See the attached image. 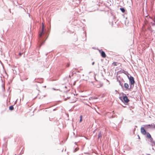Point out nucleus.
I'll return each instance as SVG.
<instances>
[{
  "instance_id": "nucleus-1",
  "label": "nucleus",
  "mask_w": 155,
  "mask_h": 155,
  "mask_svg": "<svg viewBox=\"0 0 155 155\" xmlns=\"http://www.w3.org/2000/svg\"><path fill=\"white\" fill-rule=\"evenodd\" d=\"M129 80L131 84L130 87H131L132 85H133V87L134 84L135 82L134 78L133 77L130 76L129 78Z\"/></svg>"
},
{
  "instance_id": "nucleus-2",
  "label": "nucleus",
  "mask_w": 155,
  "mask_h": 155,
  "mask_svg": "<svg viewBox=\"0 0 155 155\" xmlns=\"http://www.w3.org/2000/svg\"><path fill=\"white\" fill-rule=\"evenodd\" d=\"M44 24L43 23L42 24V29H41V32L40 33V34L39 35V37H41V36L44 33Z\"/></svg>"
},
{
  "instance_id": "nucleus-3",
  "label": "nucleus",
  "mask_w": 155,
  "mask_h": 155,
  "mask_svg": "<svg viewBox=\"0 0 155 155\" xmlns=\"http://www.w3.org/2000/svg\"><path fill=\"white\" fill-rule=\"evenodd\" d=\"M99 52L101 53V55L103 58H105L106 57V55L104 51H101L100 50H99Z\"/></svg>"
},
{
  "instance_id": "nucleus-4",
  "label": "nucleus",
  "mask_w": 155,
  "mask_h": 155,
  "mask_svg": "<svg viewBox=\"0 0 155 155\" xmlns=\"http://www.w3.org/2000/svg\"><path fill=\"white\" fill-rule=\"evenodd\" d=\"M123 99L124 102L127 103L129 101V100L128 99V97L126 96H124Z\"/></svg>"
},
{
  "instance_id": "nucleus-5",
  "label": "nucleus",
  "mask_w": 155,
  "mask_h": 155,
  "mask_svg": "<svg viewBox=\"0 0 155 155\" xmlns=\"http://www.w3.org/2000/svg\"><path fill=\"white\" fill-rule=\"evenodd\" d=\"M141 133L143 135H145L146 134V131L144 129V127H142L140 129Z\"/></svg>"
},
{
  "instance_id": "nucleus-6",
  "label": "nucleus",
  "mask_w": 155,
  "mask_h": 155,
  "mask_svg": "<svg viewBox=\"0 0 155 155\" xmlns=\"http://www.w3.org/2000/svg\"><path fill=\"white\" fill-rule=\"evenodd\" d=\"M72 98L73 99L71 101V103H74L75 102L77 101V98L75 97L74 96H73Z\"/></svg>"
},
{
  "instance_id": "nucleus-7",
  "label": "nucleus",
  "mask_w": 155,
  "mask_h": 155,
  "mask_svg": "<svg viewBox=\"0 0 155 155\" xmlns=\"http://www.w3.org/2000/svg\"><path fill=\"white\" fill-rule=\"evenodd\" d=\"M146 134L147 138L152 139V138L151 137V136L149 133L148 132Z\"/></svg>"
},
{
  "instance_id": "nucleus-8",
  "label": "nucleus",
  "mask_w": 155,
  "mask_h": 155,
  "mask_svg": "<svg viewBox=\"0 0 155 155\" xmlns=\"http://www.w3.org/2000/svg\"><path fill=\"white\" fill-rule=\"evenodd\" d=\"M124 86L126 88L128 89L129 87V85L128 84L126 83L124 84Z\"/></svg>"
},
{
  "instance_id": "nucleus-9",
  "label": "nucleus",
  "mask_w": 155,
  "mask_h": 155,
  "mask_svg": "<svg viewBox=\"0 0 155 155\" xmlns=\"http://www.w3.org/2000/svg\"><path fill=\"white\" fill-rule=\"evenodd\" d=\"M102 137V134L101 133V131L98 134V138L99 139V138L101 137Z\"/></svg>"
},
{
  "instance_id": "nucleus-10",
  "label": "nucleus",
  "mask_w": 155,
  "mask_h": 155,
  "mask_svg": "<svg viewBox=\"0 0 155 155\" xmlns=\"http://www.w3.org/2000/svg\"><path fill=\"white\" fill-rule=\"evenodd\" d=\"M14 107L13 106H11L9 107V109L11 110H14Z\"/></svg>"
},
{
  "instance_id": "nucleus-11",
  "label": "nucleus",
  "mask_w": 155,
  "mask_h": 155,
  "mask_svg": "<svg viewBox=\"0 0 155 155\" xmlns=\"http://www.w3.org/2000/svg\"><path fill=\"white\" fill-rule=\"evenodd\" d=\"M118 63L117 62H114L113 63H112V64L114 66H117V64H118Z\"/></svg>"
},
{
  "instance_id": "nucleus-12",
  "label": "nucleus",
  "mask_w": 155,
  "mask_h": 155,
  "mask_svg": "<svg viewBox=\"0 0 155 155\" xmlns=\"http://www.w3.org/2000/svg\"><path fill=\"white\" fill-rule=\"evenodd\" d=\"M102 86V84H100L99 85H97L96 86L97 87L99 88V87H101Z\"/></svg>"
},
{
  "instance_id": "nucleus-13",
  "label": "nucleus",
  "mask_w": 155,
  "mask_h": 155,
  "mask_svg": "<svg viewBox=\"0 0 155 155\" xmlns=\"http://www.w3.org/2000/svg\"><path fill=\"white\" fill-rule=\"evenodd\" d=\"M120 10L123 12H124L125 11V9L124 8H120Z\"/></svg>"
},
{
  "instance_id": "nucleus-14",
  "label": "nucleus",
  "mask_w": 155,
  "mask_h": 155,
  "mask_svg": "<svg viewBox=\"0 0 155 155\" xmlns=\"http://www.w3.org/2000/svg\"><path fill=\"white\" fill-rule=\"evenodd\" d=\"M80 120L79 122H81L82 121V115H81V116H80Z\"/></svg>"
},
{
  "instance_id": "nucleus-15",
  "label": "nucleus",
  "mask_w": 155,
  "mask_h": 155,
  "mask_svg": "<svg viewBox=\"0 0 155 155\" xmlns=\"http://www.w3.org/2000/svg\"><path fill=\"white\" fill-rule=\"evenodd\" d=\"M70 66V64L69 63H68L66 65V67H68Z\"/></svg>"
},
{
  "instance_id": "nucleus-16",
  "label": "nucleus",
  "mask_w": 155,
  "mask_h": 155,
  "mask_svg": "<svg viewBox=\"0 0 155 155\" xmlns=\"http://www.w3.org/2000/svg\"><path fill=\"white\" fill-rule=\"evenodd\" d=\"M22 53H19V55L20 56H21V55H22Z\"/></svg>"
},
{
  "instance_id": "nucleus-17",
  "label": "nucleus",
  "mask_w": 155,
  "mask_h": 155,
  "mask_svg": "<svg viewBox=\"0 0 155 155\" xmlns=\"http://www.w3.org/2000/svg\"><path fill=\"white\" fill-rule=\"evenodd\" d=\"M113 114H114V111H113Z\"/></svg>"
},
{
  "instance_id": "nucleus-18",
  "label": "nucleus",
  "mask_w": 155,
  "mask_h": 155,
  "mask_svg": "<svg viewBox=\"0 0 155 155\" xmlns=\"http://www.w3.org/2000/svg\"><path fill=\"white\" fill-rule=\"evenodd\" d=\"M154 145L155 146V142L154 143Z\"/></svg>"
}]
</instances>
